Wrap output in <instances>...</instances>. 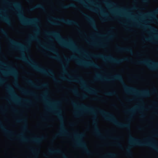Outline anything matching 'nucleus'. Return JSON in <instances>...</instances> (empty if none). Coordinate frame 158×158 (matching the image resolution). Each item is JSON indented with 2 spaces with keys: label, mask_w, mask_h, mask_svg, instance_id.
Returning a JSON list of instances; mask_svg holds the SVG:
<instances>
[{
  "label": "nucleus",
  "mask_w": 158,
  "mask_h": 158,
  "mask_svg": "<svg viewBox=\"0 0 158 158\" xmlns=\"http://www.w3.org/2000/svg\"><path fill=\"white\" fill-rule=\"evenodd\" d=\"M43 137L42 136L40 138H35L32 139H30V141L36 144H38L40 143L41 141L43 139Z\"/></svg>",
  "instance_id": "nucleus-30"
},
{
  "label": "nucleus",
  "mask_w": 158,
  "mask_h": 158,
  "mask_svg": "<svg viewBox=\"0 0 158 158\" xmlns=\"http://www.w3.org/2000/svg\"><path fill=\"white\" fill-rule=\"evenodd\" d=\"M135 64L146 65L150 70H156L158 69V62H155L149 59L136 61Z\"/></svg>",
  "instance_id": "nucleus-12"
},
{
  "label": "nucleus",
  "mask_w": 158,
  "mask_h": 158,
  "mask_svg": "<svg viewBox=\"0 0 158 158\" xmlns=\"http://www.w3.org/2000/svg\"><path fill=\"white\" fill-rule=\"evenodd\" d=\"M74 135L77 140L75 141V145L81 147L85 152L87 154H91V151L87 147L85 142L81 140V138L84 136V134L82 133L75 134Z\"/></svg>",
  "instance_id": "nucleus-10"
},
{
  "label": "nucleus",
  "mask_w": 158,
  "mask_h": 158,
  "mask_svg": "<svg viewBox=\"0 0 158 158\" xmlns=\"http://www.w3.org/2000/svg\"><path fill=\"white\" fill-rule=\"evenodd\" d=\"M69 77L71 78V79H67L63 76H61L60 77L63 80H66L69 81L76 82L81 83L82 85V88L90 93L96 94L97 93L98 91L95 89L91 87H89V88H86L85 82L81 76H77L75 77V78H73V77L70 76H69Z\"/></svg>",
  "instance_id": "nucleus-8"
},
{
  "label": "nucleus",
  "mask_w": 158,
  "mask_h": 158,
  "mask_svg": "<svg viewBox=\"0 0 158 158\" xmlns=\"http://www.w3.org/2000/svg\"><path fill=\"white\" fill-rule=\"evenodd\" d=\"M60 102H56L55 103V104H59V103H60Z\"/></svg>",
  "instance_id": "nucleus-58"
},
{
  "label": "nucleus",
  "mask_w": 158,
  "mask_h": 158,
  "mask_svg": "<svg viewBox=\"0 0 158 158\" xmlns=\"http://www.w3.org/2000/svg\"><path fill=\"white\" fill-rule=\"evenodd\" d=\"M75 125V124L74 123H72L71 124V125L72 126H73Z\"/></svg>",
  "instance_id": "nucleus-56"
},
{
  "label": "nucleus",
  "mask_w": 158,
  "mask_h": 158,
  "mask_svg": "<svg viewBox=\"0 0 158 158\" xmlns=\"http://www.w3.org/2000/svg\"><path fill=\"white\" fill-rule=\"evenodd\" d=\"M131 147H128L126 149V151L127 154L128 155H130L131 154Z\"/></svg>",
  "instance_id": "nucleus-37"
},
{
  "label": "nucleus",
  "mask_w": 158,
  "mask_h": 158,
  "mask_svg": "<svg viewBox=\"0 0 158 158\" xmlns=\"http://www.w3.org/2000/svg\"><path fill=\"white\" fill-rule=\"evenodd\" d=\"M156 89H154V90H153L152 92V93H155L156 92Z\"/></svg>",
  "instance_id": "nucleus-50"
},
{
  "label": "nucleus",
  "mask_w": 158,
  "mask_h": 158,
  "mask_svg": "<svg viewBox=\"0 0 158 158\" xmlns=\"http://www.w3.org/2000/svg\"><path fill=\"white\" fill-rule=\"evenodd\" d=\"M75 116L76 117H77L80 114L79 113L76 112L74 113Z\"/></svg>",
  "instance_id": "nucleus-47"
},
{
  "label": "nucleus",
  "mask_w": 158,
  "mask_h": 158,
  "mask_svg": "<svg viewBox=\"0 0 158 158\" xmlns=\"http://www.w3.org/2000/svg\"><path fill=\"white\" fill-rule=\"evenodd\" d=\"M23 100L24 101L30 104H31L32 103L31 101L28 99H23Z\"/></svg>",
  "instance_id": "nucleus-44"
},
{
  "label": "nucleus",
  "mask_w": 158,
  "mask_h": 158,
  "mask_svg": "<svg viewBox=\"0 0 158 158\" xmlns=\"http://www.w3.org/2000/svg\"><path fill=\"white\" fill-rule=\"evenodd\" d=\"M127 101H128L129 102H130V101H131L132 100V99H127Z\"/></svg>",
  "instance_id": "nucleus-55"
},
{
  "label": "nucleus",
  "mask_w": 158,
  "mask_h": 158,
  "mask_svg": "<svg viewBox=\"0 0 158 158\" xmlns=\"http://www.w3.org/2000/svg\"><path fill=\"white\" fill-rule=\"evenodd\" d=\"M94 79L95 80H98L106 81H112L115 80H118L121 83L125 92L127 93L132 94L133 93L136 94L139 93V96L144 97H148L151 94L150 91L148 89L139 90L135 88L127 85L124 82L122 76L120 74H117L111 76L110 78H107L102 77L100 74L97 73Z\"/></svg>",
  "instance_id": "nucleus-1"
},
{
  "label": "nucleus",
  "mask_w": 158,
  "mask_h": 158,
  "mask_svg": "<svg viewBox=\"0 0 158 158\" xmlns=\"http://www.w3.org/2000/svg\"><path fill=\"white\" fill-rule=\"evenodd\" d=\"M0 128L2 131L5 133L13 135L12 131L7 130L5 127L2 124V122L0 120Z\"/></svg>",
  "instance_id": "nucleus-23"
},
{
  "label": "nucleus",
  "mask_w": 158,
  "mask_h": 158,
  "mask_svg": "<svg viewBox=\"0 0 158 158\" xmlns=\"http://www.w3.org/2000/svg\"><path fill=\"white\" fill-rule=\"evenodd\" d=\"M12 47V48H14V49H17V48H14V47Z\"/></svg>",
  "instance_id": "nucleus-62"
},
{
  "label": "nucleus",
  "mask_w": 158,
  "mask_h": 158,
  "mask_svg": "<svg viewBox=\"0 0 158 158\" xmlns=\"http://www.w3.org/2000/svg\"><path fill=\"white\" fill-rule=\"evenodd\" d=\"M142 1L144 2H146L148 1V0H143Z\"/></svg>",
  "instance_id": "nucleus-53"
},
{
  "label": "nucleus",
  "mask_w": 158,
  "mask_h": 158,
  "mask_svg": "<svg viewBox=\"0 0 158 158\" xmlns=\"http://www.w3.org/2000/svg\"><path fill=\"white\" fill-rule=\"evenodd\" d=\"M135 111V109L134 108H131L125 111V112L126 113H133Z\"/></svg>",
  "instance_id": "nucleus-36"
},
{
  "label": "nucleus",
  "mask_w": 158,
  "mask_h": 158,
  "mask_svg": "<svg viewBox=\"0 0 158 158\" xmlns=\"http://www.w3.org/2000/svg\"><path fill=\"white\" fill-rule=\"evenodd\" d=\"M45 34L47 35H52L62 46L68 48L74 52H78L79 50L77 48L73 40L71 38H69L67 40L63 39L60 33L58 32L53 31L51 32H46Z\"/></svg>",
  "instance_id": "nucleus-4"
},
{
  "label": "nucleus",
  "mask_w": 158,
  "mask_h": 158,
  "mask_svg": "<svg viewBox=\"0 0 158 158\" xmlns=\"http://www.w3.org/2000/svg\"><path fill=\"white\" fill-rule=\"evenodd\" d=\"M6 88L8 92L17 100H19L21 99V98L15 93L14 89L10 85H7Z\"/></svg>",
  "instance_id": "nucleus-20"
},
{
  "label": "nucleus",
  "mask_w": 158,
  "mask_h": 158,
  "mask_svg": "<svg viewBox=\"0 0 158 158\" xmlns=\"http://www.w3.org/2000/svg\"><path fill=\"white\" fill-rule=\"evenodd\" d=\"M0 19L9 25H11V22L9 18L6 16H3L0 15Z\"/></svg>",
  "instance_id": "nucleus-26"
},
{
  "label": "nucleus",
  "mask_w": 158,
  "mask_h": 158,
  "mask_svg": "<svg viewBox=\"0 0 158 158\" xmlns=\"http://www.w3.org/2000/svg\"><path fill=\"white\" fill-rule=\"evenodd\" d=\"M11 71H10L8 73L4 72H3V74L5 75L9 74L13 75L15 77H16L18 74V72L17 70L13 68H11Z\"/></svg>",
  "instance_id": "nucleus-24"
},
{
  "label": "nucleus",
  "mask_w": 158,
  "mask_h": 158,
  "mask_svg": "<svg viewBox=\"0 0 158 158\" xmlns=\"http://www.w3.org/2000/svg\"><path fill=\"white\" fill-rule=\"evenodd\" d=\"M17 137L22 142H26L28 141L26 138H24L23 136V134H21L17 135Z\"/></svg>",
  "instance_id": "nucleus-31"
},
{
  "label": "nucleus",
  "mask_w": 158,
  "mask_h": 158,
  "mask_svg": "<svg viewBox=\"0 0 158 158\" xmlns=\"http://www.w3.org/2000/svg\"><path fill=\"white\" fill-rule=\"evenodd\" d=\"M17 59L22 60L24 61L30 65L35 70L47 76H49L52 78L53 81L56 83H59L60 81L57 79L55 76L52 70L50 69L46 70L44 68L38 66L37 63L30 58L27 60L25 56L23 53H22L21 56L19 57H16Z\"/></svg>",
  "instance_id": "nucleus-3"
},
{
  "label": "nucleus",
  "mask_w": 158,
  "mask_h": 158,
  "mask_svg": "<svg viewBox=\"0 0 158 158\" xmlns=\"http://www.w3.org/2000/svg\"><path fill=\"white\" fill-rule=\"evenodd\" d=\"M144 117V115L143 114H142V115H141V117L143 118V117Z\"/></svg>",
  "instance_id": "nucleus-59"
},
{
  "label": "nucleus",
  "mask_w": 158,
  "mask_h": 158,
  "mask_svg": "<svg viewBox=\"0 0 158 158\" xmlns=\"http://www.w3.org/2000/svg\"><path fill=\"white\" fill-rule=\"evenodd\" d=\"M146 27L149 28V29H151L152 31H156V29L154 28V27H152L150 26H146Z\"/></svg>",
  "instance_id": "nucleus-42"
},
{
  "label": "nucleus",
  "mask_w": 158,
  "mask_h": 158,
  "mask_svg": "<svg viewBox=\"0 0 158 158\" xmlns=\"http://www.w3.org/2000/svg\"><path fill=\"white\" fill-rule=\"evenodd\" d=\"M16 122L19 123L21 122H23L24 123V124L22 128L23 130H25L27 129V120L25 119H17L16 120Z\"/></svg>",
  "instance_id": "nucleus-27"
},
{
  "label": "nucleus",
  "mask_w": 158,
  "mask_h": 158,
  "mask_svg": "<svg viewBox=\"0 0 158 158\" xmlns=\"http://www.w3.org/2000/svg\"><path fill=\"white\" fill-rule=\"evenodd\" d=\"M15 85L17 87H19L20 90L22 91V93L24 94L30 95L32 96H35V94L33 92L26 90L19 87L18 83L17 82H15Z\"/></svg>",
  "instance_id": "nucleus-22"
},
{
  "label": "nucleus",
  "mask_w": 158,
  "mask_h": 158,
  "mask_svg": "<svg viewBox=\"0 0 158 158\" xmlns=\"http://www.w3.org/2000/svg\"><path fill=\"white\" fill-rule=\"evenodd\" d=\"M12 4L16 10L19 12L18 15L21 23L25 25H31L35 27L37 30L34 31V33L35 34H37L39 33V27L36 23L39 22V19L37 18H27L21 14L22 6L19 2H15L13 3Z\"/></svg>",
  "instance_id": "nucleus-5"
},
{
  "label": "nucleus",
  "mask_w": 158,
  "mask_h": 158,
  "mask_svg": "<svg viewBox=\"0 0 158 158\" xmlns=\"http://www.w3.org/2000/svg\"><path fill=\"white\" fill-rule=\"evenodd\" d=\"M61 7L64 9H66L72 7L77 8L76 6L74 3H71L68 5H64L63 4L61 5Z\"/></svg>",
  "instance_id": "nucleus-25"
},
{
  "label": "nucleus",
  "mask_w": 158,
  "mask_h": 158,
  "mask_svg": "<svg viewBox=\"0 0 158 158\" xmlns=\"http://www.w3.org/2000/svg\"><path fill=\"white\" fill-rule=\"evenodd\" d=\"M71 91L73 92L76 95H78V91L77 89H71Z\"/></svg>",
  "instance_id": "nucleus-40"
},
{
  "label": "nucleus",
  "mask_w": 158,
  "mask_h": 158,
  "mask_svg": "<svg viewBox=\"0 0 158 158\" xmlns=\"http://www.w3.org/2000/svg\"><path fill=\"white\" fill-rule=\"evenodd\" d=\"M12 110H13V111L17 113L18 112V111L17 110H16L14 108H13Z\"/></svg>",
  "instance_id": "nucleus-48"
},
{
  "label": "nucleus",
  "mask_w": 158,
  "mask_h": 158,
  "mask_svg": "<svg viewBox=\"0 0 158 158\" xmlns=\"http://www.w3.org/2000/svg\"><path fill=\"white\" fill-rule=\"evenodd\" d=\"M116 49L119 52H127L132 54L133 53V50L131 48H122L119 46H117Z\"/></svg>",
  "instance_id": "nucleus-21"
},
{
  "label": "nucleus",
  "mask_w": 158,
  "mask_h": 158,
  "mask_svg": "<svg viewBox=\"0 0 158 158\" xmlns=\"http://www.w3.org/2000/svg\"><path fill=\"white\" fill-rule=\"evenodd\" d=\"M26 79V81L27 84L37 89H40L43 87H46L48 86V84L47 83L42 84L40 86L37 85L35 84L31 80L27 78Z\"/></svg>",
  "instance_id": "nucleus-18"
},
{
  "label": "nucleus",
  "mask_w": 158,
  "mask_h": 158,
  "mask_svg": "<svg viewBox=\"0 0 158 158\" xmlns=\"http://www.w3.org/2000/svg\"><path fill=\"white\" fill-rule=\"evenodd\" d=\"M38 40V39L35 36L31 35L30 36V39L27 41V43L28 44H30V41L31 40Z\"/></svg>",
  "instance_id": "nucleus-32"
},
{
  "label": "nucleus",
  "mask_w": 158,
  "mask_h": 158,
  "mask_svg": "<svg viewBox=\"0 0 158 158\" xmlns=\"http://www.w3.org/2000/svg\"><path fill=\"white\" fill-rule=\"evenodd\" d=\"M0 31L5 37L7 38L8 40L12 44L16 47L20 48L23 50L27 49V47L24 46L21 43L16 41L10 38L9 37L7 33L4 29L2 28H0Z\"/></svg>",
  "instance_id": "nucleus-13"
},
{
  "label": "nucleus",
  "mask_w": 158,
  "mask_h": 158,
  "mask_svg": "<svg viewBox=\"0 0 158 158\" xmlns=\"http://www.w3.org/2000/svg\"><path fill=\"white\" fill-rule=\"evenodd\" d=\"M95 118L96 116H95V118H94L93 123V125L94 127V134L101 139H105V137L100 132V129L98 126L97 123L96 121L94 120V118Z\"/></svg>",
  "instance_id": "nucleus-17"
},
{
  "label": "nucleus",
  "mask_w": 158,
  "mask_h": 158,
  "mask_svg": "<svg viewBox=\"0 0 158 158\" xmlns=\"http://www.w3.org/2000/svg\"><path fill=\"white\" fill-rule=\"evenodd\" d=\"M5 81L4 80L0 79V85L3 84Z\"/></svg>",
  "instance_id": "nucleus-46"
},
{
  "label": "nucleus",
  "mask_w": 158,
  "mask_h": 158,
  "mask_svg": "<svg viewBox=\"0 0 158 158\" xmlns=\"http://www.w3.org/2000/svg\"><path fill=\"white\" fill-rule=\"evenodd\" d=\"M138 129L139 130H142V128L140 127H138Z\"/></svg>",
  "instance_id": "nucleus-52"
},
{
  "label": "nucleus",
  "mask_w": 158,
  "mask_h": 158,
  "mask_svg": "<svg viewBox=\"0 0 158 158\" xmlns=\"http://www.w3.org/2000/svg\"><path fill=\"white\" fill-rule=\"evenodd\" d=\"M28 2H31L32 1V0H27Z\"/></svg>",
  "instance_id": "nucleus-57"
},
{
  "label": "nucleus",
  "mask_w": 158,
  "mask_h": 158,
  "mask_svg": "<svg viewBox=\"0 0 158 158\" xmlns=\"http://www.w3.org/2000/svg\"><path fill=\"white\" fill-rule=\"evenodd\" d=\"M58 112L56 113L59 118L61 122L60 126V132L56 135L55 137L60 136L62 135H66L70 137V135L68 133L67 131L65 129L63 121V118L62 115L60 114L61 112L59 109H57Z\"/></svg>",
  "instance_id": "nucleus-11"
},
{
  "label": "nucleus",
  "mask_w": 158,
  "mask_h": 158,
  "mask_svg": "<svg viewBox=\"0 0 158 158\" xmlns=\"http://www.w3.org/2000/svg\"><path fill=\"white\" fill-rule=\"evenodd\" d=\"M116 146L118 147L119 148L122 149L123 148V147L121 144L119 143H116Z\"/></svg>",
  "instance_id": "nucleus-43"
},
{
  "label": "nucleus",
  "mask_w": 158,
  "mask_h": 158,
  "mask_svg": "<svg viewBox=\"0 0 158 158\" xmlns=\"http://www.w3.org/2000/svg\"><path fill=\"white\" fill-rule=\"evenodd\" d=\"M111 138L114 139V140H118L119 139L118 137H114V138Z\"/></svg>",
  "instance_id": "nucleus-49"
},
{
  "label": "nucleus",
  "mask_w": 158,
  "mask_h": 158,
  "mask_svg": "<svg viewBox=\"0 0 158 158\" xmlns=\"http://www.w3.org/2000/svg\"><path fill=\"white\" fill-rule=\"evenodd\" d=\"M31 150L32 151H36V149L34 150H33V149H31Z\"/></svg>",
  "instance_id": "nucleus-60"
},
{
  "label": "nucleus",
  "mask_w": 158,
  "mask_h": 158,
  "mask_svg": "<svg viewBox=\"0 0 158 158\" xmlns=\"http://www.w3.org/2000/svg\"><path fill=\"white\" fill-rule=\"evenodd\" d=\"M116 156V155L114 153H109L107 154L105 156L106 157H108L111 158H115Z\"/></svg>",
  "instance_id": "nucleus-33"
},
{
  "label": "nucleus",
  "mask_w": 158,
  "mask_h": 158,
  "mask_svg": "<svg viewBox=\"0 0 158 158\" xmlns=\"http://www.w3.org/2000/svg\"><path fill=\"white\" fill-rule=\"evenodd\" d=\"M47 110H48V111H51V110H52V109L51 108H47Z\"/></svg>",
  "instance_id": "nucleus-54"
},
{
  "label": "nucleus",
  "mask_w": 158,
  "mask_h": 158,
  "mask_svg": "<svg viewBox=\"0 0 158 158\" xmlns=\"http://www.w3.org/2000/svg\"><path fill=\"white\" fill-rule=\"evenodd\" d=\"M96 109L98 112L102 116L105 120L111 122L119 127L126 128L128 130H130V123H123L119 122L112 114L100 108H96Z\"/></svg>",
  "instance_id": "nucleus-6"
},
{
  "label": "nucleus",
  "mask_w": 158,
  "mask_h": 158,
  "mask_svg": "<svg viewBox=\"0 0 158 158\" xmlns=\"http://www.w3.org/2000/svg\"><path fill=\"white\" fill-rule=\"evenodd\" d=\"M48 153L50 155L54 153L61 154L63 158H68L61 150L59 149H49L48 150Z\"/></svg>",
  "instance_id": "nucleus-19"
},
{
  "label": "nucleus",
  "mask_w": 158,
  "mask_h": 158,
  "mask_svg": "<svg viewBox=\"0 0 158 158\" xmlns=\"http://www.w3.org/2000/svg\"><path fill=\"white\" fill-rule=\"evenodd\" d=\"M93 56L95 58L102 59L104 60L108 61L111 63L116 64H119L124 61H128L129 60V59L127 57L118 59L113 57L110 55L106 56L101 54L94 55Z\"/></svg>",
  "instance_id": "nucleus-9"
},
{
  "label": "nucleus",
  "mask_w": 158,
  "mask_h": 158,
  "mask_svg": "<svg viewBox=\"0 0 158 158\" xmlns=\"http://www.w3.org/2000/svg\"><path fill=\"white\" fill-rule=\"evenodd\" d=\"M87 97V96L85 94H82V98H85Z\"/></svg>",
  "instance_id": "nucleus-45"
},
{
  "label": "nucleus",
  "mask_w": 158,
  "mask_h": 158,
  "mask_svg": "<svg viewBox=\"0 0 158 158\" xmlns=\"http://www.w3.org/2000/svg\"><path fill=\"white\" fill-rule=\"evenodd\" d=\"M37 8L41 9L44 10H45V7L42 5L39 4L30 8V10L31 11H32Z\"/></svg>",
  "instance_id": "nucleus-28"
},
{
  "label": "nucleus",
  "mask_w": 158,
  "mask_h": 158,
  "mask_svg": "<svg viewBox=\"0 0 158 158\" xmlns=\"http://www.w3.org/2000/svg\"><path fill=\"white\" fill-rule=\"evenodd\" d=\"M71 102L74 106L76 107H79L80 109L83 110L85 111L88 112L95 116V113L94 110V108L92 107L87 106L83 104H80L78 106H77L76 103L73 100H71Z\"/></svg>",
  "instance_id": "nucleus-14"
},
{
  "label": "nucleus",
  "mask_w": 158,
  "mask_h": 158,
  "mask_svg": "<svg viewBox=\"0 0 158 158\" xmlns=\"http://www.w3.org/2000/svg\"><path fill=\"white\" fill-rule=\"evenodd\" d=\"M52 19L55 20L62 22L68 25H75L77 27H79L78 23L76 21L73 20L67 19L65 20L63 18L59 19L52 17Z\"/></svg>",
  "instance_id": "nucleus-16"
},
{
  "label": "nucleus",
  "mask_w": 158,
  "mask_h": 158,
  "mask_svg": "<svg viewBox=\"0 0 158 158\" xmlns=\"http://www.w3.org/2000/svg\"><path fill=\"white\" fill-rule=\"evenodd\" d=\"M144 40L146 41H150V42H153L152 40V38H150V37L147 38L146 37H145Z\"/></svg>",
  "instance_id": "nucleus-41"
},
{
  "label": "nucleus",
  "mask_w": 158,
  "mask_h": 158,
  "mask_svg": "<svg viewBox=\"0 0 158 158\" xmlns=\"http://www.w3.org/2000/svg\"><path fill=\"white\" fill-rule=\"evenodd\" d=\"M40 46L43 48L48 50L50 51L56 55V56H54L46 54V56L49 58L55 59L59 61L61 64L63 72L64 73H67V72L66 70V68L68 65L69 61L71 60H77L76 62L77 64L85 67H87L90 66L98 69H99L101 68L97 64L95 63L92 61L90 62H86L84 61L78 60L77 58L75 56H71L70 58L65 57V64L64 65L62 61L60 58V56L58 53L56 49H48L41 44H40Z\"/></svg>",
  "instance_id": "nucleus-2"
},
{
  "label": "nucleus",
  "mask_w": 158,
  "mask_h": 158,
  "mask_svg": "<svg viewBox=\"0 0 158 158\" xmlns=\"http://www.w3.org/2000/svg\"><path fill=\"white\" fill-rule=\"evenodd\" d=\"M49 22L52 24L55 25H60V24H59V23H56V22H52L50 20H49Z\"/></svg>",
  "instance_id": "nucleus-39"
},
{
  "label": "nucleus",
  "mask_w": 158,
  "mask_h": 158,
  "mask_svg": "<svg viewBox=\"0 0 158 158\" xmlns=\"http://www.w3.org/2000/svg\"><path fill=\"white\" fill-rule=\"evenodd\" d=\"M112 37V36H110V37H109L108 38V39H110V38H111Z\"/></svg>",
  "instance_id": "nucleus-61"
},
{
  "label": "nucleus",
  "mask_w": 158,
  "mask_h": 158,
  "mask_svg": "<svg viewBox=\"0 0 158 158\" xmlns=\"http://www.w3.org/2000/svg\"><path fill=\"white\" fill-rule=\"evenodd\" d=\"M0 63L2 65H6V64H5V63H4L3 62H1L0 61Z\"/></svg>",
  "instance_id": "nucleus-51"
},
{
  "label": "nucleus",
  "mask_w": 158,
  "mask_h": 158,
  "mask_svg": "<svg viewBox=\"0 0 158 158\" xmlns=\"http://www.w3.org/2000/svg\"><path fill=\"white\" fill-rule=\"evenodd\" d=\"M137 55L138 56H140V54L139 53H137Z\"/></svg>",
  "instance_id": "nucleus-63"
},
{
  "label": "nucleus",
  "mask_w": 158,
  "mask_h": 158,
  "mask_svg": "<svg viewBox=\"0 0 158 158\" xmlns=\"http://www.w3.org/2000/svg\"><path fill=\"white\" fill-rule=\"evenodd\" d=\"M129 137V143L131 146H148L158 152V145L155 141H153V143H152L150 142H147L146 139H144L143 142H142L139 139L133 137L131 135Z\"/></svg>",
  "instance_id": "nucleus-7"
},
{
  "label": "nucleus",
  "mask_w": 158,
  "mask_h": 158,
  "mask_svg": "<svg viewBox=\"0 0 158 158\" xmlns=\"http://www.w3.org/2000/svg\"><path fill=\"white\" fill-rule=\"evenodd\" d=\"M80 13L89 22L91 26L95 30H97V28L94 20L91 16L85 13L80 10H79Z\"/></svg>",
  "instance_id": "nucleus-15"
},
{
  "label": "nucleus",
  "mask_w": 158,
  "mask_h": 158,
  "mask_svg": "<svg viewBox=\"0 0 158 158\" xmlns=\"http://www.w3.org/2000/svg\"><path fill=\"white\" fill-rule=\"evenodd\" d=\"M90 44L92 45H94V46H99V47H104L105 46V45L103 44H93V43H90Z\"/></svg>",
  "instance_id": "nucleus-38"
},
{
  "label": "nucleus",
  "mask_w": 158,
  "mask_h": 158,
  "mask_svg": "<svg viewBox=\"0 0 158 158\" xmlns=\"http://www.w3.org/2000/svg\"><path fill=\"white\" fill-rule=\"evenodd\" d=\"M158 15V8L156 9L154 11L150 13L147 15L149 16L152 17L156 19L158 22V19L155 17V15Z\"/></svg>",
  "instance_id": "nucleus-29"
},
{
  "label": "nucleus",
  "mask_w": 158,
  "mask_h": 158,
  "mask_svg": "<svg viewBox=\"0 0 158 158\" xmlns=\"http://www.w3.org/2000/svg\"><path fill=\"white\" fill-rule=\"evenodd\" d=\"M105 95L107 96H112L115 95L116 94L115 92L113 91L112 92H108L105 93Z\"/></svg>",
  "instance_id": "nucleus-35"
},
{
  "label": "nucleus",
  "mask_w": 158,
  "mask_h": 158,
  "mask_svg": "<svg viewBox=\"0 0 158 158\" xmlns=\"http://www.w3.org/2000/svg\"><path fill=\"white\" fill-rule=\"evenodd\" d=\"M78 31L80 32H81V31H80V30H78Z\"/></svg>",
  "instance_id": "nucleus-64"
},
{
  "label": "nucleus",
  "mask_w": 158,
  "mask_h": 158,
  "mask_svg": "<svg viewBox=\"0 0 158 158\" xmlns=\"http://www.w3.org/2000/svg\"><path fill=\"white\" fill-rule=\"evenodd\" d=\"M48 93L47 91H45L44 93V94L41 95V97L42 98V100L44 102H46L45 97L47 94Z\"/></svg>",
  "instance_id": "nucleus-34"
}]
</instances>
